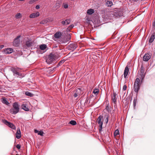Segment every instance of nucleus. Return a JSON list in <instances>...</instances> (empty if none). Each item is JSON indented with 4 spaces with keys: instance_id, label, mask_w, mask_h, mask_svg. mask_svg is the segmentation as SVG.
Returning <instances> with one entry per match:
<instances>
[{
    "instance_id": "16",
    "label": "nucleus",
    "mask_w": 155,
    "mask_h": 155,
    "mask_svg": "<svg viewBox=\"0 0 155 155\" xmlns=\"http://www.w3.org/2000/svg\"><path fill=\"white\" fill-rule=\"evenodd\" d=\"M145 76V74H139V73H138V75H137V78H138L139 79H141V81H142Z\"/></svg>"
},
{
    "instance_id": "33",
    "label": "nucleus",
    "mask_w": 155,
    "mask_h": 155,
    "mask_svg": "<svg viewBox=\"0 0 155 155\" xmlns=\"http://www.w3.org/2000/svg\"><path fill=\"white\" fill-rule=\"evenodd\" d=\"M119 134V131L118 130H116L114 133V135L115 136L118 135Z\"/></svg>"
},
{
    "instance_id": "47",
    "label": "nucleus",
    "mask_w": 155,
    "mask_h": 155,
    "mask_svg": "<svg viewBox=\"0 0 155 155\" xmlns=\"http://www.w3.org/2000/svg\"><path fill=\"white\" fill-rule=\"evenodd\" d=\"M153 27H155V21H154L153 23Z\"/></svg>"
},
{
    "instance_id": "3",
    "label": "nucleus",
    "mask_w": 155,
    "mask_h": 155,
    "mask_svg": "<svg viewBox=\"0 0 155 155\" xmlns=\"http://www.w3.org/2000/svg\"><path fill=\"white\" fill-rule=\"evenodd\" d=\"M140 82V79L138 78H137L134 83V89L135 92H136L137 94L140 88V86L139 85Z\"/></svg>"
},
{
    "instance_id": "10",
    "label": "nucleus",
    "mask_w": 155,
    "mask_h": 155,
    "mask_svg": "<svg viewBox=\"0 0 155 155\" xmlns=\"http://www.w3.org/2000/svg\"><path fill=\"white\" fill-rule=\"evenodd\" d=\"M4 52L5 54H10L13 52V49L12 48H7L4 50Z\"/></svg>"
},
{
    "instance_id": "26",
    "label": "nucleus",
    "mask_w": 155,
    "mask_h": 155,
    "mask_svg": "<svg viewBox=\"0 0 155 155\" xmlns=\"http://www.w3.org/2000/svg\"><path fill=\"white\" fill-rule=\"evenodd\" d=\"M25 94L28 96H29L30 97H32L33 96V94L31 92H29L28 91H26L25 93Z\"/></svg>"
},
{
    "instance_id": "14",
    "label": "nucleus",
    "mask_w": 155,
    "mask_h": 155,
    "mask_svg": "<svg viewBox=\"0 0 155 155\" xmlns=\"http://www.w3.org/2000/svg\"><path fill=\"white\" fill-rule=\"evenodd\" d=\"M129 71V68L127 66L125 67L124 71V77L125 78H126L128 74Z\"/></svg>"
},
{
    "instance_id": "29",
    "label": "nucleus",
    "mask_w": 155,
    "mask_h": 155,
    "mask_svg": "<svg viewBox=\"0 0 155 155\" xmlns=\"http://www.w3.org/2000/svg\"><path fill=\"white\" fill-rule=\"evenodd\" d=\"M69 123L73 125H75L76 124V122L74 120H71L69 122Z\"/></svg>"
},
{
    "instance_id": "48",
    "label": "nucleus",
    "mask_w": 155,
    "mask_h": 155,
    "mask_svg": "<svg viewBox=\"0 0 155 155\" xmlns=\"http://www.w3.org/2000/svg\"><path fill=\"white\" fill-rule=\"evenodd\" d=\"M106 108L107 110H108L109 109V106L108 105L107 106Z\"/></svg>"
},
{
    "instance_id": "13",
    "label": "nucleus",
    "mask_w": 155,
    "mask_h": 155,
    "mask_svg": "<svg viewBox=\"0 0 155 155\" xmlns=\"http://www.w3.org/2000/svg\"><path fill=\"white\" fill-rule=\"evenodd\" d=\"M16 137L18 139H19L21 137V131L19 128H18L17 132L16 133Z\"/></svg>"
},
{
    "instance_id": "2",
    "label": "nucleus",
    "mask_w": 155,
    "mask_h": 155,
    "mask_svg": "<svg viewBox=\"0 0 155 155\" xmlns=\"http://www.w3.org/2000/svg\"><path fill=\"white\" fill-rule=\"evenodd\" d=\"M103 116L102 115H100L97 119V122L99 126V131L100 132L102 131V125L103 124Z\"/></svg>"
},
{
    "instance_id": "27",
    "label": "nucleus",
    "mask_w": 155,
    "mask_h": 155,
    "mask_svg": "<svg viewBox=\"0 0 155 155\" xmlns=\"http://www.w3.org/2000/svg\"><path fill=\"white\" fill-rule=\"evenodd\" d=\"M48 22V21L47 19H45L41 21L40 22V24H47Z\"/></svg>"
},
{
    "instance_id": "6",
    "label": "nucleus",
    "mask_w": 155,
    "mask_h": 155,
    "mask_svg": "<svg viewBox=\"0 0 155 155\" xmlns=\"http://www.w3.org/2000/svg\"><path fill=\"white\" fill-rule=\"evenodd\" d=\"M2 122L5 125L8 126L9 127L14 130L16 129V127L12 123L8 122L6 120H2Z\"/></svg>"
},
{
    "instance_id": "18",
    "label": "nucleus",
    "mask_w": 155,
    "mask_h": 155,
    "mask_svg": "<svg viewBox=\"0 0 155 155\" xmlns=\"http://www.w3.org/2000/svg\"><path fill=\"white\" fill-rule=\"evenodd\" d=\"M60 6L61 4L60 3L57 2L55 3L53 8H54L55 9L57 10L60 7Z\"/></svg>"
},
{
    "instance_id": "40",
    "label": "nucleus",
    "mask_w": 155,
    "mask_h": 155,
    "mask_svg": "<svg viewBox=\"0 0 155 155\" xmlns=\"http://www.w3.org/2000/svg\"><path fill=\"white\" fill-rule=\"evenodd\" d=\"M65 61L64 60H62L61 61H60L59 63L61 65L62 64H63L64 62Z\"/></svg>"
},
{
    "instance_id": "21",
    "label": "nucleus",
    "mask_w": 155,
    "mask_h": 155,
    "mask_svg": "<svg viewBox=\"0 0 155 155\" xmlns=\"http://www.w3.org/2000/svg\"><path fill=\"white\" fill-rule=\"evenodd\" d=\"M114 11H116L117 12V13L116 14V16L120 17L122 15L121 12H120L119 11L118 12L119 10L118 9H116L114 10Z\"/></svg>"
},
{
    "instance_id": "34",
    "label": "nucleus",
    "mask_w": 155,
    "mask_h": 155,
    "mask_svg": "<svg viewBox=\"0 0 155 155\" xmlns=\"http://www.w3.org/2000/svg\"><path fill=\"white\" fill-rule=\"evenodd\" d=\"M21 14L20 13H18L15 16V17L16 18H20Z\"/></svg>"
},
{
    "instance_id": "52",
    "label": "nucleus",
    "mask_w": 155,
    "mask_h": 155,
    "mask_svg": "<svg viewBox=\"0 0 155 155\" xmlns=\"http://www.w3.org/2000/svg\"><path fill=\"white\" fill-rule=\"evenodd\" d=\"M134 1H135V2H137V1H138V0H134Z\"/></svg>"
},
{
    "instance_id": "7",
    "label": "nucleus",
    "mask_w": 155,
    "mask_h": 155,
    "mask_svg": "<svg viewBox=\"0 0 155 155\" xmlns=\"http://www.w3.org/2000/svg\"><path fill=\"white\" fill-rule=\"evenodd\" d=\"M19 68H11V71L13 72L14 74V75L15 76H21V74L19 73L18 71Z\"/></svg>"
},
{
    "instance_id": "32",
    "label": "nucleus",
    "mask_w": 155,
    "mask_h": 155,
    "mask_svg": "<svg viewBox=\"0 0 155 155\" xmlns=\"http://www.w3.org/2000/svg\"><path fill=\"white\" fill-rule=\"evenodd\" d=\"M29 17L31 18H34L36 17V16L35 15V13H33L31 14L30 16Z\"/></svg>"
},
{
    "instance_id": "30",
    "label": "nucleus",
    "mask_w": 155,
    "mask_h": 155,
    "mask_svg": "<svg viewBox=\"0 0 155 155\" xmlns=\"http://www.w3.org/2000/svg\"><path fill=\"white\" fill-rule=\"evenodd\" d=\"M22 109L26 111H28L29 109L25 105H23L22 106Z\"/></svg>"
},
{
    "instance_id": "51",
    "label": "nucleus",
    "mask_w": 155,
    "mask_h": 155,
    "mask_svg": "<svg viewBox=\"0 0 155 155\" xmlns=\"http://www.w3.org/2000/svg\"><path fill=\"white\" fill-rule=\"evenodd\" d=\"M35 133H37V132H38V130H35Z\"/></svg>"
},
{
    "instance_id": "45",
    "label": "nucleus",
    "mask_w": 155,
    "mask_h": 155,
    "mask_svg": "<svg viewBox=\"0 0 155 155\" xmlns=\"http://www.w3.org/2000/svg\"><path fill=\"white\" fill-rule=\"evenodd\" d=\"M74 27V25H70L69 26V28H73Z\"/></svg>"
},
{
    "instance_id": "1",
    "label": "nucleus",
    "mask_w": 155,
    "mask_h": 155,
    "mask_svg": "<svg viewBox=\"0 0 155 155\" xmlns=\"http://www.w3.org/2000/svg\"><path fill=\"white\" fill-rule=\"evenodd\" d=\"M13 108L10 110V112L12 114H15L17 113L19 110V108L18 104L15 102L13 104Z\"/></svg>"
},
{
    "instance_id": "15",
    "label": "nucleus",
    "mask_w": 155,
    "mask_h": 155,
    "mask_svg": "<svg viewBox=\"0 0 155 155\" xmlns=\"http://www.w3.org/2000/svg\"><path fill=\"white\" fill-rule=\"evenodd\" d=\"M71 22V20L70 19H67L65 21L63 20L61 21V23L62 25H67L69 24Z\"/></svg>"
},
{
    "instance_id": "35",
    "label": "nucleus",
    "mask_w": 155,
    "mask_h": 155,
    "mask_svg": "<svg viewBox=\"0 0 155 155\" xmlns=\"http://www.w3.org/2000/svg\"><path fill=\"white\" fill-rule=\"evenodd\" d=\"M36 1V0H30L28 2V3L29 4H32Z\"/></svg>"
},
{
    "instance_id": "4",
    "label": "nucleus",
    "mask_w": 155,
    "mask_h": 155,
    "mask_svg": "<svg viewBox=\"0 0 155 155\" xmlns=\"http://www.w3.org/2000/svg\"><path fill=\"white\" fill-rule=\"evenodd\" d=\"M56 58V55L55 54L52 53L49 55L48 58L47 59L46 61L49 64H50L52 61L55 60Z\"/></svg>"
},
{
    "instance_id": "17",
    "label": "nucleus",
    "mask_w": 155,
    "mask_h": 155,
    "mask_svg": "<svg viewBox=\"0 0 155 155\" xmlns=\"http://www.w3.org/2000/svg\"><path fill=\"white\" fill-rule=\"evenodd\" d=\"M155 38V33H153L149 40V42L152 43Z\"/></svg>"
},
{
    "instance_id": "22",
    "label": "nucleus",
    "mask_w": 155,
    "mask_h": 155,
    "mask_svg": "<svg viewBox=\"0 0 155 155\" xmlns=\"http://www.w3.org/2000/svg\"><path fill=\"white\" fill-rule=\"evenodd\" d=\"M47 47V45L45 44L41 45L39 46L40 49L42 50H45Z\"/></svg>"
},
{
    "instance_id": "19",
    "label": "nucleus",
    "mask_w": 155,
    "mask_h": 155,
    "mask_svg": "<svg viewBox=\"0 0 155 155\" xmlns=\"http://www.w3.org/2000/svg\"><path fill=\"white\" fill-rule=\"evenodd\" d=\"M116 94H114L113 96L112 97V100L114 104H116L117 101V98H116Z\"/></svg>"
},
{
    "instance_id": "39",
    "label": "nucleus",
    "mask_w": 155,
    "mask_h": 155,
    "mask_svg": "<svg viewBox=\"0 0 155 155\" xmlns=\"http://www.w3.org/2000/svg\"><path fill=\"white\" fill-rule=\"evenodd\" d=\"M36 17L40 15V13L39 12H37L36 13H35Z\"/></svg>"
},
{
    "instance_id": "36",
    "label": "nucleus",
    "mask_w": 155,
    "mask_h": 155,
    "mask_svg": "<svg viewBox=\"0 0 155 155\" xmlns=\"http://www.w3.org/2000/svg\"><path fill=\"white\" fill-rule=\"evenodd\" d=\"M63 6L64 8H67L68 7V5L67 4L63 3Z\"/></svg>"
},
{
    "instance_id": "31",
    "label": "nucleus",
    "mask_w": 155,
    "mask_h": 155,
    "mask_svg": "<svg viewBox=\"0 0 155 155\" xmlns=\"http://www.w3.org/2000/svg\"><path fill=\"white\" fill-rule=\"evenodd\" d=\"M139 74H144V70L143 68L142 67L141 68L140 70V72L139 73Z\"/></svg>"
},
{
    "instance_id": "28",
    "label": "nucleus",
    "mask_w": 155,
    "mask_h": 155,
    "mask_svg": "<svg viewBox=\"0 0 155 155\" xmlns=\"http://www.w3.org/2000/svg\"><path fill=\"white\" fill-rule=\"evenodd\" d=\"M104 118H105L104 119V121L105 122L106 124H107L109 120V116L108 115H106L105 116Z\"/></svg>"
},
{
    "instance_id": "23",
    "label": "nucleus",
    "mask_w": 155,
    "mask_h": 155,
    "mask_svg": "<svg viewBox=\"0 0 155 155\" xmlns=\"http://www.w3.org/2000/svg\"><path fill=\"white\" fill-rule=\"evenodd\" d=\"M2 102L3 103L7 105H9V103L8 102V101H7L6 98H3Z\"/></svg>"
},
{
    "instance_id": "8",
    "label": "nucleus",
    "mask_w": 155,
    "mask_h": 155,
    "mask_svg": "<svg viewBox=\"0 0 155 155\" xmlns=\"http://www.w3.org/2000/svg\"><path fill=\"white\" fill-rule=\"evenodd\" d=\"M77 47V45L75 43H72L69 45L68 49L72 51L75 50Z\"/></svg>"
},
{
    "instance_id": "43",
    "label": "nucleus",
    "mask_w": 155,
    "mask_h": 155,
    "mask_svg": "<svg viewBox=\"0 0 155 155\" xmlns=\"http://www.w3.org/2000/svg\"><path fill=\"white\" fill-rule=\"evenodd\" d=\"M78 96V94H77V93H75L74 94V97H76Z\"/></svg>"
},
{
    "instance_id": "50",
    "label": "nucleus",
    "mask_w": 155,
    "mask_h": 155,
    "mask_svg": "<svg viewBox=\"0 0 155 155\" xmlns=\"http://www.w3.org/2000/svg\"><path fill=\"white\" fill-rule=\"evenodd\" d=\"M61 65L59 63L57 65V67H58L60 66Z\"/></svg>"
},
{
    "instance_id": "42",
    "label": "nucleus",
    "mask_w": 155,
    "mask_h": 155,
    "mask_svg": "<svg viewBox=\"0 0 155 155\" xmlns=\"http://www.w3.org/2000/svg\"><path fill=\"white\" fill-rule=\"evenodd\" d=\"M136 100H135V99H134L133 101V104H134V107L136 105Z\"/></svg>"
},
{
    "instance_id": "12",
    "label": "nucleus",
    "mask_w": 155,
    "mask_h": 155,
    "mask_svg": "<svg viewBox=\"0 0 155 155\" xmlns=\"http://www.w3.org/2000/svg\"><path fill=\"white\" fill-rule=\"evenodd\" d=\"M54 40L56 41L57 39H59L61 38L62 34L61 32H57L54 34Z\"/></svg>"
},
{
    "instance_id": "9",
    "label": "nucleus",
    "mask_w": 155,
    "mask_h": 155,
    "mask_svg": "<svg viewBox=\"0 0 155 155\" xmlns=\"http://www.w3.org/2000/svg\"><path fill=\"white\" fill-rule=\"evenodd\" d=\"M25 45L27 47H30L34 45V41L31 40H29L26 41Z\"/></svg>"
},
{
    "instance_id": "24",
    "label": "nucleus",
    "mask_w": 155,
    "mask_h": 155,
    "mask_svg": "<svg viewBox=\"0 0 155 155\" xmlns=\"http://www.w3.org/2000/svg\"><path fill=\"white\" fill-rule=\"evenodd\" d=\"M113 5V3L111 1H107L106 3V5L108 7H111Z\"/></svg>"
},
{
    "instance_id": "41",
    "label": "nucleus",
    "mask_w": 155,
    "mask_h": 155,
    "mask_svg": "<svg viewBox=\"0 0 155 155\" xmlns=\"http://www.w3.org/2000/svg\"><path fill=\"white\" fill-rule=\"evenodd\" d=\"M16 147L18 149H19L20 148V145L19 144H18L16 145Z\"/></svg>"
},
{
    "instance_id": "38",
    "label": "nucleus",
    "mask_w": 155,
    "mask_h": 155,
    "mask_svg": "<svg viewBox=\"0 0 155 155\" xmlns=\"http://www.w3.org/2000/svg\"><path fill=\"white\" fill-rule=\"evenodd\" d=\"M127 88V86L125 84L124 85L123 87V90L124 91H125L126 90Z\"/></svg>"
},
{
    "instance_id": "20",
    "label": "nucleus",
    "mask_w": 155,
    "mask_h": 155,
    "mask_svg": "<svg viewBox=\"0 0 155 155\" xmlns=\"http://www.w3.org/2000/svg\"><path fill=\"white\" fill-rule=\"evenodd\" d=\"M94 12V9H88L87 11V13L88 15H91Z\"/></svg>"
},
{
    "instance_id": "44",
    "label": "nucleus",
    "mask_w": 155,
    "mask_h": 155,
    "mask_svg": "<svg viewBox=\"0 0 155 155\" xmlns=\"http://www.w3.org/2000/svg\"><path fill=\"white\" fill-rule=\"evenodd\" d=\"M40 8V7H39V5H37L36 7H35V8L36 9H39Z\"/></svg>"
},
{
    "instance_id": "49",
    "label": "nucleus",
    "mask_w": 155,
    "mask_h": 155,
    "mask_svg": "<svg viewBox=\"0 0 155 155\" xmlns=\"http://www.w3.org/2000/svg\"><path fill=\"white\" fill-rule=\"evenodd\" d=\"M58 45H56L54 46L53 48H56L58 47Z\"/></svg>"
},
{
    "instance_id": "25",
    "label": "nucleus",
    "mask_w": 155,
    "mask_h": 155,
    "mask_svg": "<svg viewBox=\"0 0 155 155\" xmlns=\"http://www.w3.org/2000/svg\"><path fill=\"white\" fill-rule=\"evenodd\" d=\"M99 90L98 89H94V90L93 92L96 95H97L99 93Z\"/></svg>"
},
{
    "instance_id": "37",
    "label": "nucleus",
    "mask_w": 155,
    "mask_h": 155,
    "mask_svg": "<svg viewBox=\"0 0 155 155\" xmlns=\"http://www.w3.org/2000/svg\"><path fill=\"white\" fill-rule=\"evenodd\" d=\"M43 132L42 131H40L38 133V134L39 135L41 136H43Z\"/></svg>"
},
{
    "instance_id": "5",
    "label": "nucleus",
    "mask_w": 155,
    "mask_h": 155,
    "mask_svg": "<svg viewBox=\"0 0 155 155\" xmlns=\"http://www.w3.org/2000/svg\"><path fill=\"white\" fill-rule=\"evenodd\" d=\"M21 37V35H18L14 39L13 42V45L14 46L17 47L19 46L20 42V40L19 39V38H20Z\"/></svg>"
},
{
    "instance_id": "46",
    "label": "nucleus",
    "mask_w": 155,
    "mask_h": 155,
    "mask_svg": "<svg viewBox=\"0 0 155 155\" xmlns=\"http://www.w3.org/2000/svg\"><path fill=\"white\" fill-rule=\"evenodd\" d=\"M3 47H4V45H0V49H2Z\"/></svg>"
},
{
    "instance_id": "11",
    "label": "nucleus",
    "mask_w": 155,
    "mask_h": 155,
    "mask_svg": "<svg viewBox=\"0 0 155 155\" xmlns=\"http://www.w3.org/2000/svg\"><path fill=\"white\" fill-rule=\"evenodd\" d=\"M151 58V56L148 54H145L143 56V60L145 61H148Z\"/></svg>"
}]
</instances>
